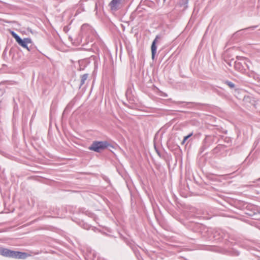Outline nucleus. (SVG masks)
I'll use <instances>...</instances> for the list:
<instances>
[{
    "label": "nucleus",
    "mask_w": 260,
    "mask_h": 260,
    "mask_svg": "<svg viewBox=\"0 0 260 260\" xmlns=\"http://www.w3.org/2000/svg\"><path fill=\"white\" fill-rule=\"evenodd\" d=\"M160 38H161L160 36L157 35L152 43L151 46V54H152V59L153 60L154 59L156 53V50H157L156 43H157V40H158V39H160Z\"/></svg>",
    "instance_id": "nucleus-8"
},
{
    "label": "nucleus",
    "mask_w": 260,
    "mask_h": 260,
    "mask_svg": "<svg viewBox=\"0 0 260 260\" xmlns=\"http://www.w3.org/2000/svg\"><path fill=\"white\" fill-rule=\"evenodd\" d=\"M227 147L222 144H219L214 149L212 152V154L217 155H226L227 152Z\"/></svg>",
    "instance_id": "nucleus-7"
},
{
    "label": "nucleus",
    "mask_w": 260,
    "mask_h": 260,
    "mask_svg": "<svg viewBox=\"0 0 260 260\" xmlns=\"http://www.w3.org/2000/svg\"><path fill=\"white\" fill-rule=\"evenodd\" d=\"M124 0H112L109 6L112 10L116 11L120 8V6Z\"/></svg>",
    "instance_id": "nucleus-10"
},
{
    "label": "nucleus",
    "mask_w": 260,
    "mask_h": 260,
    "mask_svg": "<svg viewBox=\"0 0 260 260\" xmlns=\"http://www.w3.org/2000/svg\"><path fill=\"white\" fill-rule=\"evenodd\" d=\"M97 59L96 56L91 55L89 58H86L84 59H80L78 61L79 68H78V71H83L85 68L89 64L91 60H93L95 63V60Z\"/></svg>",
    "instance_id": "nucleus-5"
},
{
    "label": "nucleus",
    "mask_w": 260,
    "mask_h": 260,
    "mask_svg": "<svg viewBox=\"0 0 260 260\" xmlns=\"http://www.w3.org/2000/svg\"><path fill=\"white\" fill-rule=\"evenodd\" d=\"M218 141V138L214 135L206 136L205 139L203 141L202 145L200 148V152H203L205 150L209 148L214 143H217Z\"/></svg>",
    "instance_id": "nucleus-3"
},
{
    "label": "nucleus",
    "mask_w": 260,
    "mask_h": 260,
    "mask_svg": "<svg viewBox=\"0 0 260 260\" xmlns=\"http://www.w3.org/2000/svg\"><path fill=\"white\" fill-rule=\"evenodd\" d=\"M93 30L91 27L88 24L85 23L83 24L81 28V34L79 35L78 37L76 39L75 43L80 44L82 43V38L83 35L86 37H88L90 34H93Z\"/></svg>",
    "instance_id": "nucleus-4"
},
{
    "label": "nucleus",
    "mask_w": 260,
    "mask_h": 260,
    "mask_svg": "<svg viewBox=\"0 0 260 260\" xmlns=\"http://www.w3.org/2000/svg\"><path fill=\"white\" fill-rule=\"evenodd\" d=\"M187 3H188V0H182V5H183L184 8L187 7Z\"/></svg>",
    "instance_id": "nucleus-19"
},
{
    "label": "nucleus",
    "mask_w": 260,
    "mask_h": 260,
    "mask_svg": "<svg viewBox=\"0 0 260 260\" xmlns=\"http://www.w3.org/2000/svg\"><path fill=\"white\" fill-rule=\"evenodd\" d=\"M224 83L226 84L227 85L229 86V87L231 88V89H236V85L235 84L233 83L232 82H231L229 80H225L224 81Z\"/></svg>",
    "instance_id": "nucleus-15"
},
{
    "label": "nucleus",
    "mask_w": 260,
    "mask_h": 260,
    "mask_svg": "<svg viewBox=\"0 0 260 260\" xmlns=\"http://www.w3.org/2000/svg\"><path fill=\"white\" fill-rule=\"evenodd\" d=\"M258 180H260V178L258 179Z\"/></svg>",
    "instance_id": "nucleus-23"
},
{
    "label": "nucleus",
    "mask_w": 260,
    "mask_h": 260,
    "mask_svg": "<svg viewBox=\"0 0 260 260\" xmlns=\"http://www.w3.org/2000/svg\"><path fill=\"white\" fill-rule=\"evenodd\" d=\"M193 135V133H191L189 134H188L187 136H185L183 139H185V141H187L190 137H191Z\"/></svg>",
    "instance_id": "nucleus-20"
},
{
    "label": "nucleus",
    "mask_w": 260,
    "mask_h": 260,
    "mask_svg": "<svg viewBox=\"0 0 260 260\" xmlns=\"http://www.w3.org/2000/svg\"><path fill=\"white\" fill-rule=\"evenodd\" d=\"M186 141H185V139H183V141H182V142H181V144H182V145L184 144V143H185V142H186Z\"/></svg>",
    "instance_id": "nucleus-22"
},
{
    "label": "nucleus",
    "mask_w": 260,
    "mask_h": 260,
    "mask_svg": "<svg viewBox=\"0 0 260 260\" xmlns=\"http://www.w3.org/2000/svg\"><path fill=\"white\" fill-rule=\"evenodd\" d=\"M215 237L219 236L218 239H227L229 237V234L224 230L218 229L215 232Z\"/></svg>",
    "instance_id": "nucleus-9"
},
{
    "label": "nucleus",
    "mask_w": 260,
    "mask_h": 260,
    "mask_svg": "<svg viewBox=\"0 0 260 260\" xmlns=\"http://www.w3.org/2000/svg\"><path fill=\"white\" fill-rule=\"evenodd\" d=\"M234 67H235V69L237 71H238L241 73H243L245 71L243 66L239 61H235Z\"/></svg>",
    "instance_id": "nucleus-11"
},
{
    "label": "nucleus",
    "mask_w": 260,
    "mask_h": 260,
    "mask_svg": "<svg viewBox=\"0 0 260 260\" xmlns=\"http://www.w3.org/2000/svg\"><path fill=\"white\" fill-rule=\"evenodd\" d=\"M11 34L17 42L21 39L20 37L14 31H12Z\"/></svg>",
    "instance_id": "nucleus-17"
},
{
    "label": "nucleus",
    "mask_w": 260,
    "mask_h": 260,
    "mask_svg": "<svg viewBox=\"0 0 260 260\" xmlns=\"http://www.w3.org/2000/svg\"><path fill=\"white\" fill-rule=\"evenodd\" d=\"M11 34L17 42L21 39L20 37L14 31H12Z\"/></svg>",
    "instance_id": "nucleus-18"
},
{
    "label": "nucleus",
    "mask_w": 260,
    "mask_h": 260,
    "mask_svg": "<svg viewBox=\"0 0 260 260\" xmlns=\"http://www.w3.org/2000/svg\"><path fill=\"white\" fill-rule=\"evenodd\" d=\"M0 254L5 257L16 259H25L27 256L26 252L14 251L6 248H0Z\"/></svg>",
    "instance_id": "nucleus-1"
},
{
    "label": "nucleus",
    "mask_w": 260,
    "mask_h": 260,
    "mask_svg": "<svg viewBox=\"0 0 260 260\" xmlns=\"http://www.w3.org/2000/svg\"><path fill=\"white\" fill-rule=\"evenodd\" d=\"M32 40L29 38H25L23 39H20L17 43L22 48L26 49L29 52L33 51V48L31 45L28 46L29 44H32Z\"/></svg>",
    "instance_id": "nucleus-6"
},
{
    "label": "nucleus",
    "mask_w": 260,
    "mask_h": 260,
    "mask_svg": "<svg viewBox=\"0 0 260 260\" xmlns=\"http://www.w3.org/2000/svg\"><path fill=\"white\" fill-rule=\"evenodd\" d=\"M5 92V91L4 90H1L0 91V95H3Z\"/></svg>",
    "instance_id": "nucleus-21"
},
{
    "label": "nucleus",
    "mask_w": 260,
    "mask_h": 260,
    "mask_svg": "<svg viewBox=\"0 0 260 260\" xmlns=\"http://www.w3.org/2000/svg\"><path fill=\"white\" fill-rule=\"evenodd\" d=\"M132 248L133 250L134 251V253H135V255L137 256L138 260H141V258H142V257L140 255V252L137 249V248L135 247H132Z\"/></svg>",
    "instance_id": "nucleus-16"
},
{
    "label": "nucleus",
    "mask_w": 260,
    "mask_h": 260,
    "mask_svg": "<svg viewBox=\"0 0 260 260\" xmlns=\"http://www.w3.org/2000/svg\"><path fill=\"white\" fill-rule=\"evenodd\" d=\"M164 1H165L166 0H164Z\"/></svg>",
    "instance_id": "nucleus-24"
},
{
    "label": "nucleus",
    "mask_w": 260,
    "mask_h": 260,
    "mask_svg": "<svg viewBox=\"0 0 260 260\" xmlns=\"http://www.w3.org/2000/svg\"><path fill=\"white\" fill-rule=\"evenodd\" d=\"M257 27V25H254V26H250V27H248L247 28H244V29H241L240 30L237 31L235 34L236 35H238L241 34L242 31H245L249 30H253Z\"/></svg>",
    "instance_id": "nucleus-13"
},
{
    "label": "nucleus",
    "mask_w": 260,
    "mask_h": 260,
    "mask_svg": "<svg viewBox=\"0 0 260 260\" xmlns=\"http://www.w3.org/2000/svg\"><path fill=\"white\" fill-rule=\"evenodd\" d=\"M89 77V74H84L83 75H81L80 76V82L79 85V88H81L85 83V81L87 80L88 78Z\"/></svg>",
    "instance_id": "nucleus-12"
},
{
    "label": "nucleus",
    "mask_w": 260,
    "mask_h": 260,
    "mask_svg": "<svg viewBox=\"0 0 260 260\" xmlns=\"http://www.w3.org/2000/svg\"><path fill=\"white\" fill-rule=\"evenodd\" d=\"M175 103L178 104H180V103H186L187 105L192 104V105H193V106L196 107H201V106H203L205 105V104L200 103L185 102H175Z\"/></svg>",
    "instance_id": "nucleus-14"
},
{
    "label": "nucleus",
    "mask_w": 260,
    "mask_h": 260,
    "mask_svg": "<svg viewBox=\"0 0 260 260\" xmlns=\"http://www.w3.org/2000/svg\"><path fill=\"white\" fill-rule=\"evenodd\" d=\"M110 148H113L114 147L107 141H93L91 145L89 147V149L96 152H100L106 148L110 149Z\"/></svg>",
    "instance_id": "nucleus-2"
}]
</instances>
